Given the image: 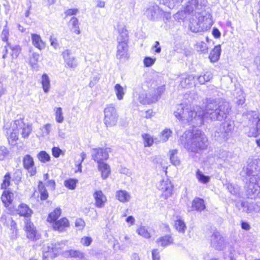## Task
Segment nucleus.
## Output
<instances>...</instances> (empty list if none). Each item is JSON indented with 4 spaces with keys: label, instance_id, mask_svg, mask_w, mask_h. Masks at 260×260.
I'll return each mask as SVG.
<instances>
[{
    "label": "nucleus",
    "instance_id": "obj_10",
    "mask_svg": "<svg viewBox=\"0 0 260 260\" xmlns=\"http://www.w3.org/2000/svg\"><path fill=\"white\" fill-rule=\"evenodd\" d=\"M61 56L64 60L65 67L69 69H75L78 66V62L76 57L72 55L71 50L65 49L62 51Z\"/></svg>",
    "mask_w": 260,
    "mask_h": 260
},
{
    "label": "nucleus",
    "instance_id": "obj_61",
    "mask_svg": "<svg viewBox=\"0 0 260 260\" xmlns=\"http://www.w3.org/2000/svg\"><path fill=\"white\" fill-rule=\"evenodd\" d=\"M62 152V150L59 148L56 147H53L52 148V155L55 158L58 157Z\"/></svg>",
    "mask_w": 260,
    "mask_h": 260
},
{
    "label": "nucleus",
    "instance_id": "obj_28",
    "mask_svg": "<svg viewBox=\"0 0 260 260\" xmlns=\"http://www.w3.org/2000/svg\"><path fill=\"white\" fill-rule=\"evenodd\" d=\"M41 84L44 92L48 93L50 88V80L49 76L46 74L42 75Z\"/></svg>",
    "mask_w": 260,
    "mask_h": 260
},
{
    "label": "nucleus",
    "instance_id": "obj_2",
    "mask_svg": "<svg viewBox=\"0 0 260 260\" xmlns=\"http://www.w3.org/2000/svg\"><path fill=\"white\" fill-rule=\"evenodd\" d=\"M242 173L246 174L249 178L246 186L248 198L252 199L258 197L260 199V159L248 161Z\"/></svg>",
    "mask_w": 260,
    "mask_h": 260
},
{
    "label": "nucleus",
    "instance_id": "obj_3",
    "mask_svg": "<svg viewBox=\"0 0 260 260\" xmlns=\"http://www.w3.org/2000/svg\"><path fill=\"white\" fill-rule=\"evenodd\" d=\"M180 140L184 147L191 152H198L207 148V138L201 131L197 130L194 133L186 132Z\"/></svg>",
    "mask_w": 260,
    "mask_h": 260
},
{
    "label": "nucleus",
    "instance_id": "obj_64",
    "mask_svg": "<svg viewBox=\"0 0 260 260\" xmlns=\"http://www.w3.org/2000/svg\"><path fill=\"white\" fill-rule=\"evenodd\" d=\"M241 226L243 230L245 231H248L251 228V226L248 222L245 221H241Z\"/></svg>",
    "mask_w": 260,
    "mask_h": 260
},
{
    "label": "nucleus",
    "instance_id": "obj_16",
    "mask_svg": "<svg viewBox=\"0 0 260 260\" xmlns=\"http://www.w3.org/2000/svg\"><path fill=\"white\" fill-rule=\"evenodd\" d=\"M95 200V206L98 208H103L107 202V198L101 190H96L93 194Z\"/></svg>",
    "mask_w": 260,
    "mask_h": 260
},
{
    "label": "nucleus",
    "instance_id": "obj_1",
    "mask_svg": "<svg viewBox=\"0 0 260 260\" xmlns=\"http://www.w3.org/2000/svg\"><path fill=\"white\" fill-rule=\"evenodd\" d=\"M230 110L228 102L217 100L208 102L205 111L200 106L192 107L188 104L181 103L176 105L174 114L183 124L197 127L203 124L205 118L218 121L225 119Z\"/></svg>",
    "mask_w": 260,
    "mask_h": 260
},
{
    "label": "nucleus",
    "instance_id": "obj_33",
    "mask_svg": "<svg viewBox=\"0 0 260 260\" xmlns=\"http://www.w3.org/2000/svg\"><path fill=\"white\" fill-rule=\"evenodd\" d=\"M195 79H197L201 84H204L206 82L209 81L212 78L211 73L206 72L203 75L194 76Z\"/></svg>",
    "mask_w": 260,
    "mask_h": 260
},
{
    "label": "nucleus",
    "instance_id": "obj_14",
    "mask_svg": "<svg viewBox=\"0 0 260 260\" xmlns=\"http://www.w3.org/2000/svg\"><path fill=\"white\" fill-rule=\"evenodd\" d=\"M25 229L27 237L31 240H36L39 239V235L32 223L29 219L25 221Z\"/></svg>",
    "mask_w": 260,
    "mask_h": 260
},
{
    "label": "nucleus",
    "instance_id": "obj_26",
    "mask_svg": "<svg viewBox=\"0 0 260 260\" xmlns=\"http://www.w3.org/2000/svg\"><path fill=\"white\" fill-rule=\"evenodd\" d=\"M1 199L5 206L8 207L13 200V193L9 190H5L2 195Z\"/></svg>",
    "mask_w": 260,
    "mask_h": 260
},
{
    "label": "nucleus",
    "instance_id": "obj_31",
    "mask_svg": "<svg viewBox=\"0 0 260 260\" xmlns=\"http://www.w3.org/2000/svg\"><path fill=\"white\" fill-rule=\"evenodd\" d=\"M156 241L158 243H160L161 246L166 247L172 243L173 239L171 236L169 235H166L160 237Z\"/></svg>",
    "mask_w": 260,
    "mask_h": 260
},
{
    "label": "nucleus",
    "instance_id": "obj_37",
    "mask_svg": "<svg viewBox=\"0 0 260 260\" xmlns=\"http://www.w3.org/2000/svg\"><path fill=\"white\" fill-rule=\"evenodd\" d=\"M114 91L117 99L120 101L123 100L125 92L123 88L120 84H116L114 86Z\"/></svg>",
    "mask_w": 260,
    "mask_h": 260
},
{
    "label": "nucleus",
    "instance_id": "obj_50",
    "mask_svg": "<svg viewBox=\"0 0 260 260\" xmlns=\"http://www.w3.org/2000/svg\"><path fill=\"white\" fill-rule=\"evenodd\" d=\"M11 175L7 173L4 176L3 183L1 184V188L5 189L10 185Z\"/></svg>",
    "mask_w": 260,
    "mask_h": 260
},
{
    "label": "nucleus",
    "instance_id": "obj_54",
    "mask_svg": "<svg viewBox=\"0 0 260 260\" xmlns=\"http://www.w3.org/2000/svg\"><path fill=\"white\" fill-rule=\"evenodd\" d=\"M7 148L4 146H0V160L5 159L6 155L8 154Z\"/></svg>",
    "mask_w": 260,
    "mask_h": 260
},
{
    "label": "nucleus",
    "instance_id": "obj_48",
    "mask_svg": "<svg viewBox=\"0 0 260 260\" xmlns=\"http://www.w3.org/2000/svg\"><path fill=\"white\" fill-rule=\"evenodd\" d=\"M77 180L74 179H69L64 182V186L70 189H74L76 186Z\"/></svg>",
    "mask_w": 260,
    "mask_h": 260
},
{
    "label": "nucleus",
    "instance_id": "obj_46",
    "mask_svg": "<svg viewBox=\"0 0 260 260\" xmlns=\"http://www.w3.org/2000/svg\"><path fill=\"white\" fill-rule=\"evenodd\" d=\"M160 2L167 6L169 8L172 9L174 6L181 2L183 0H159Z\"/></svg>",
    "mask_w": 260,
    "mask_h": 260
},
{
    "label": "nucleus",
    "instance_id": "obj_9",
    "mask_svg": "<svg viewBox=\"0 0 260 260\" xmlns=\"http://www.w3.org/2000/svg\"><path fill=\"white\" fill-rule=\"evenodd\" d=\"M234 127V122L232 121H226L222 123L220 125L219 132L216 131L215 136L225 140L228 139V137L233 129Z\"/></svg>",
    "mask_w": 260,
    "mask_h": 260
},
{
    "label": "nucleus",
    "instance_id": "obj_12",
    "mask_svg": "<svg viewBox=\"0 0 260 260\" xmlns=\"http://www.w3.org/2000/svg\"><path fill=\"white\" fill-rule=\"evenodd\" d=\"M23 166L26 169L30 176H34L37 173V169L32 156L29 154L24 156L22 160Z\"/></svg>",
    "mask_w": 260,
    "mask_h": 260
},
{
    "label": "nucleus",
    "instance_id": "obj_41",
    "mask_svg": "<svg viewBox=\"0 0 260 260\" xmlns=\"http://www.w3.org/2000/svg\"><path fill=\"white\" fill-rule=\"evenodd\" d=\"M196 49L202 53L205 54L208 52V47L205 42L201 41L197 43L196 44Z\"/></svg>",
    "mask_w": 260,
    "mask_h": 260
},
{
    "label": "nucleus",
    "instance_id": "obj_32",
    "mask_svg": "<svg viewBox=\"0 0 260 260\" xmlns=\"http://www.w3.org/2000/svg\"><path fill=\"white\" fill-rule=\"evenodd\" d=\"M172 131L168 128H166L160 133L159 139H157V142H166L172 135Z\"/></svg>",
    "mask_w": 260,
    "mask_h": 260
},
{
    "label": "nucleus",
    "instance_id": "obj_24",
    "mask_svg": "<svg viewBox=\"0 0 260 260\" xmlns=\"http://www.w3.org/2000/svg\"><path fill=\"white\" fill-rule=\"evenodd\" d=\"M98 169L101 172L102 177L103 179H106L111 172L110 166L104 162L98 164Z\"/></svg>",
    "mask_w": 260,
    "mask_h": 260
},
{
    "label": "nucleus",
    "instance_id": "obj_23",
    "mask_svg": "<svg viewBox=\"0 0 260 260\" xmlns=\"http://www.w3.org/2000/svg\"><path fill=\"white\" fill-rule=\"evenodd\" d=\"M221 51V46L220 45H216L214 47L209 56V58L211 62H215L219 60Z\"/></svg>",
    "mask_w": 260,
    "mask_h": 260
},
{
    "label": "nucleus",
    "instance_id": "obj_44",
    "mask_svg": "<svg viewBox=\"0 0 260 260\" xmlns=\"http://www.w3.org/2000/svg\"><path fill=\"white\" fill-rule=\"evenodd\" d=\"M38 159L42 162H46L50 160V155L45 151H40L37 155Z\"/></svg>",
    "mask_w": 260,
    "mask_h": 260
},
{
    "label": "nucleus",
    "instance_id": "obj_18",
    "mask_svg": "<svg viewBox=\"0 0 260 260\" xmlns=\"http://www.w3.org/2000/svg\"><path fill=\"white\" fill-rule=\"evenodd\" d=\"M159 189L162 191V196L167 199L169 197L172 192L173 187L170 182L168 181H162L160 183Z\"/></svg>",
    "mask_w": 260,
    "mask_h": 260
},
{
    "label": "nucleus",
    "instance_id": "obj_36",
    "mask_svg": "<svg viewBox=\"0 0 260 260\" xmlns=\"http://www.w3.org/2000/svg\"><path fill=\"white\" fill-rule=\"evenodd\" d=\"M196 176L198 181L202 183L206 184L209 182L210 177L204 175L200 170H198L196 173Z\"/></svg>",
    "mask_w": 260,
    "mask_h": 260
},
{
    "label": "nucleus",
    "instance_id": "obj_56",
    "mask_svg": "<svg viewBox=\"0 0 260 260\" xmlns=\"http://www.w3.org/2000/svg\"><path fill=\"white\" fill-rule=\"evenodd\" d=\"M92 239L90 237L84 236L81 239L80 242L84 246H88L90 245Z\"/></svg>",
    "mask_w": 260,
    "mask_h": 260
},
{
    "label": "nucleus",
    "instance_id": "obj_29",
    "mask_svg": "<svg viewBox=\"0 0 260 260\" xmlns=\"http://www.w3.org/2000/svg\"><path fill=\"white\" fill-rule=\"evenodd\" d=\"M192 207L197 211H202L205 208L204 201L202 199L197 198L193 201Z\"/></svg>",
    "mask_w": 260,
    "mask_h": 260
},
{
    "label": "nucleus",
    "instance_id": "obj_30",
    "mask_svg": "<svg viewBox=\"0 0 260 260\" xmlns=\"http://www.w3.org/2000/svg\"><path fill=\"white\" fill-rule=\"evenodd\" d=\"M144 140V144L145 147H150L152 145L154 142L157 143V139H154L150 135L144 134L142 135Z\"/></svg>",
    "mask_w": 260,
    "mask_h": 260
},
{
    "label": "nucleus",
    "instance_id": "obj_22",
    "mask_svg": "<svg viewBox=\"0 0 260 260\" xmlns=\"http://www.w3.org/2000/svg\"><path fill=\"white\" fill-rule=\"evenodd\" d=\"M195 77L192 75H183L181 77L180 85L183 88H188L192 85Z\"/></svg>",
    "mask_w": 260,
    "mask_h": 260
},
{
    "label": "nucleus",
    "instance_id": "obj_51",
    "mask_svg": "<svg viewBox=\"0 0 260 260\" xmlns=\"http://www.w3.org/2000/svg\"><path fill=\"white\" fill-rule=\"evenodd\" d=\"M69 255L71 257L82 258L84 257V254L79 250H70L67 251Z\"/></svg>",
    "mask_w": 260,
    "mask_h": 260
},
{
    "label": "nucleus",
    "instance_id": "obj_5",
    "mask_svg": "<svg viewBox=\"0 0 260 260\" xmlns=\"http://www.w3.org/2000/svg\"><path fill=\"white\" fill-rule=\"evenodd\" d=\"M104 122L107 127L113 126L117 124L119 115L114 105H107L104 109Z\"/></svg>",
    "mask_w": 260,
    "mask_h": 260
},
{
    "label": "nucleus",
    "instance_id": "obj_53",
    "mask_svg": "<svg viewBox=\"0 0 260 260\" xmlns=\"http://www.w3.org/2000/svg\"><path fill=\"white\" fill-rule=\"evenodd\" d=\"M40 54L37 53H33L30 57V63L32 66L36 65L39 61Z\"/></svg>",
    "mask_w": 260,
    "mask_h": 260
},
{
    "label": "nucleus",
    "instance_id": "obj_45",
    "mask_svg": "<svg viewBox=\"0 0 260 260\" xmlns=\"http://www.w3.org/2000/svg\"><path fill=\"white\" fill-rule=\"evenodd\" d=\"M41 132L40 134L41 137L47 136L49 135L51 130V125L49 123L45 124L42 127L40 128Z\"/></svg>",
    "mask_w": 260,
    "mask_h": 260
},
{
    "label": "nucleus",
    "instance_id": "obj_6",
    "mask_svg": "<svg viewBox=\"0 0 260 260\" xmlns=\"http://www.w3.org/2000/svg\"><path fill=\"white\" fill-rule=\"evenodd\" d=\"M248 116L249 119L248 126L249 127L248 136L256 137L260 134V119L258 118L256 114L253 112L249 113Z\"/></svg>",
    "mask_w": 260,
    "mask_h": 260
},
{
    "label": "nucleus",
    "instance_id": "obj_52",
    "mask_svg": "<svg viewBox=\"0 0 260 260\" xmlns=\"http://www.w3.org/2000/svg\"><path fill=\"white\" fill-rule=\"evenodd\" d=\"M155 58H152L151 57H145L143 59V63L144 66L146 67H150L152 66L155 61Z\"/></svg>",
    "mask_w": 260,
    "mask_h": 260
},
{
    "label": "nucleus",
    "instance_id": "obj_15",
    "mask_svg": "<svg viewBox=\"0 0 260 260\" xmlns=\"http://www.w3.org/2000/svg\"><path fill=\"white\" fill-rule=\"evenodd\" d=\"M127 43L118 42L117 47L116 57L119 59H125L128 55Z\"/></svg>",
    "mask_w": 260,
    "mask_h": 260
},
{
    "label": "nucleus",
    "instance_id": "obj_59",
    "mask_svg": "<svg viewBox=\"0 0 260 260\" xmlns=\"http://www.w3.org/2000/svg\"><path fill=\"white\" fill-rule=\"evenodd\" d=\"M165 90V85H162L161 86L158 87L156 90V94L155 95V97L154 98V99L155 101H157L158 100V98L161 94L164 92V91Z\"/></svg>",
    "mask_w": 260,
    "mask_h": 260
},
{
    "label": "nucleus",
    "instance_id": "obj_8",
    "mask_svg": "<svg viewBox=\"0 0 260 260\" xmlns=\"http://www.w3.org/2000/svg\"><path fill=\"white\" fill-rule=\"evenodd\" d=\"M110 149L109 148H95L91 150V157L98 164L104 162L109 158Z\"/></svg>",
    "mask_w": 260,
    "mask_h": 260
},
{
    "label": "nucleus",
    "instance_id": "obj_42",
    "mask_svg": "<svg viewBox=\"0 0 260 260\" xmlns=\"http://www.w3.org/2000/svg\"><path fill=\"white\" fill-rule=\"evenodd\" d=\"M176 229L180 233H184L186 230V225L184 222L181 219H178L175 221Z\"/></svg>",
    "mask_w": 260,
    "mask_h": 260
},
{
    "label": "nucleus",
    "instance_id": "obj_4",
    "mask_svg": "<svg viewBox=\"0 0 260 260\" xmlns=\"http://www.w3.org/2000/svg\"><path fill=\"white\" fill-rule=\"evenodd\" d=\"M164 14V11L154 2H149L144 9V16L151 21H159Z\"/></svg>",
    "mask_w": 260,
    "mask_h": 260
},
{
    "label": "nucleus",
    "instance_id": "obj_49",
    "mask_svg": "<svg viewBox=\"0 0 260 260\" xmlns=\"http://www.w3.org/2000/svg\"><path fill=\"white\" fill-rule=\"evenodd\" d=\"M137 233L145 238L149 239L151 237L150 234L144 226H141L137 230Z\"/></svg>",
    "mask_w": 260,
    "mask_h": 260
},
{
    "label": "nucleus",
    "instance_id": "obj_11",
    "mask_svg": "<svg viewBox=\"0 0 260 260\" xmlns=\"http://www.w3.org/2000/svg\"><path fill=\"white\" fill-rule=\"evenodd\" d=\"M211 245L216 249L223 250L225 247V242L223 238L218 232H214L210 238Z\"/></svg>",
    "mask_w": 260,
    "mask_h": 260
},
{
    "label": "nucleus",
    "instance_id": "obj_38",
    "mask_svg": "<svg viewBox=\"0 0 260 260\" xmlns=\"http://www.w3.org/2000/svg\"><path fill=\"white\" fill-rule=\"evenodd\" d=\"M170 159L171 163L174 166H178L180 164V160L178 159L177 154V150L176 149L171 150L169 151Z\"/></svg>",
    "mask_w": 260,
    "mask_h": 260
},
{
    "label": "nucleus",
    "instance_id": "obj_35",
    "mask_svg": "<svg viewBox=\"0 0 260 260\" xmlns=\"http://www.w3.org/2000/svg\"><path fill=\"white\" fill-rule=\"evenodd\" d=\"M60 214L61 209L59 208H56L49 214L47 220L50 222L56 221Z\"/></svg>",
    "mask_w": 260,
    "mask_h": 260
},
{
    "label": "nucleus",
    "instance_id": "obj_25",
    "mask_svg": "<svg viewBox=\"0 0 260 260\" xmlns=\"http://www.w3.org/2000/svg\"><path fill=\"white\" fill-rule=\"evenodd\" d=\"M119 35L117 37V40L118 42L128 43V33L127 30L125 27L118 28Z\"/></svg>",
    "mask_w": 260,
    "mask_h": 260
},
{
    "label": "nucleus",
    "instance_id": "obj_63",
    "mask_svg": "<svg viewBox=\"0 0 260 260\" xmlns=\"http://www.w3.org/2000/svg\"><path fill=\"white\" fill-rule=\"evenodd\" d=\"M78 12V10L77 9H69L65 12V15L67 16L74 15H76Z\"/></svg>",
    "mask_w": 260,
    "mask_h": 260
},
{
    "label": "nucleus",
    "instance_id": "obj_62",
    "mask_svg": "<svg viewBox=\"0 0 260 260\" xmlns=\"http://www.w3.org/2000/svg\"><path fill=\"white\" fill-rule=\"evenodd\" d=\"M153 260H160L159 251L157 249H154L152 251Z\"/></svg>",
    "mask_w": 260,
    "mask_h": 260
},
{
    "label": "nucleus",
    "instance_id": "obj_55",
    "mask_svg": "<svg viewBox=\"0 0 260 260\" xmlns=\"http://www.w3.org/2000/svg\"><path fill=\"white\" fill-rule=\"evenodd\" d=\"M122 243V246L124 247H129L132 245V242L130 239L129 237L125 235L122 239L120 240Z\"/></svg>",
    "mask_w": 260,
    "mask_h": 260
},
{
    "label": "nucleus",
    "instance_id": "obj_39",
    "mask_svg": "<svg viewBox=\"0 0 260 260\" xmlns=\"http://www.w3.org/2000/svg\"><path fill=\"white\" fill-rule=\"evenodd\" d=\"M54 246L53 243L45 245L43 247V257H47L50 256V253L55 252Z\"/></svg>",
    "mask_w": 260,
    "mask_h": 260
},
{
    "label": "nucleus",
    "instance_id": "obj_34",
    "mask_svg": "<svg viewBox=\"0 0 260 260\" xmlns=\"http://www.w3.org/2000/svg\"><path fill=\"white\" fill-rule=\"evenodd\" d=\"M9 48L11 50V56L12 58H16L21 52V47L19 45H13L10 43Z\"/></svg>",
    "mask_w": 260,
    "mask_h": 260
},
{
    "label": "nucleus",
    "instance_id": "obj_40",
    "mask_svg": "<svg viewBox=\"0 0 260 260\" xmlns=\"http://www.w3.org/2000/svg\"><path fill=\"white\" fill-rule=\"evenodd\" d=\"M39 191L40 193V198L42 200H45L48 197V193L44 186L42 182L40 181L38 185Z\"/></svg>",
    "mask_w": 260,
    "mask_h": 260
},
{
    "label": "nucleus",
    "instance_id": "obj_60",
    "mask_svg": "<svg viewBox=\"0 0 260 260\" xmlns=\"http://www.w3.org/2000/svg\"><path fill=\"white\" fill-rule=\"evenodd\" d=\"M75 226L79 230H82L85 226V222L81 218H78L76 220Z\"/></svg>",
    "mask_w": 260,
    "mask_h": 260
},
{
    "label": "nucleus",
    "instance_id": "obj_20",
    "mask_svg": "<svg viewBox=\"0 0 260 260\" xmlns=\"http://www.w3.org/2000/svg\"><path fill=\"white\" fill-rule=\"evenodd\" d=\"M7 137L10 144L14 145L18 139V132L16 128L13 127V124L11 128L7 131Z\"/></svg>",
    "mask_w": 260,
    "mask_h": 260
},
{
    "label": "nucleus",
    "instance_id": "obj_19",
    "mask_svg": "<svg viewBox=\"0 0 260 260\" xmlns=\"http://www.w3.org/2000/svg\"><path fill=\"white\" fill-rule=\"evenodd\" d=\"M69 226V222L66 218H62L60 220L54 221L53 228L54 230L62 232Z\"/></svg>",
    "mask_w": 260,
    "mask_h": 260
},
{
    "label": "nucleus",
    "instance_id": "obj_58",
    "mask_svg": "<svg viewBox=\"0 0 260 260\" xmlns=\"http://www.w3.org/2000/svg\"><path fill=\"white\" fill-rule=\"evenodd\" d=\"M12 219V217L8 214H3L1 217L0 221L4 224L7 226L8 223L10 222L9 219Z\"/></svg>",
    "mask_w": 260,
    "mask_h": 260
},
{
    "label": "nucleus",
    "instance_id": "obj_57",
    "mask_svg": "<svg viewBox=\"0 0 260 260\" xmlns=\"http://www.w3.org/2000/svg\"><path fill=\"white\" fill-rule=\"evenodd\" d=\"M67 242V241H61L60 242H57L54 243H53V244L54 246L55 251H56L59 249L63 248Z\"/></svg>",
    "mask_w": 260,
    "mask_h": 260
},
{
    "label": "nucleus",
    "instance_id": "obj_47",
    "mask_svg": "<svg viewBox=\"0 0 260 260\" xmlns=\"http://www.w3.org/2000/svg\"><path fill=\"white\" fill-rule=\"evenodd\" d=\"M55 120L58 123H62L64 120L62 109L60 107L56 108L55 110Z\"/></svg>",
    "mask_w": 260,
    "mask_h": 260
},
{
    "label": "nucleus",
    "instance_id": "obj_43",
    "mask_svg": "<svg viewBox=\"0 0 260 260\" xmlns=\"http://www.w3.org/2000/svg\"><path fill=\"white\" fill-rule=\"evenodd\" d=\"M10 34H9V30L7 27V25L6 24L2 31V34H1V39L2 40L6 43V44H7V46H9L10 45V42L8 41L9 37Z\"/></svg>",
    "mask_w": 260,
    "mask_h": 260
},
{
    "label": "nucleus",
    "instance_id": "obj_13",
    "mask_svg": "<svg viewBox=\"0 0 260 260\" xmlns=\"http://www.w3.org/2000/svg\"><path fill=\"white\" fill-rule=\"evenodd\" d=\"M204 5H203L199 0H190L187 3L184 11L188 14L195 13L200 14L203 9Z\"/></svg>",
    "mask_w": 260,
    "mask_h": 260
},
{
    "label": "nucleus",
    "instance_id": "obj_21",
    "mask_svg": "<svg viewBox=\"0 0 260 260\" xmlns=\"http://www.w3.org/2000/svg\"><path fill=\"white\" fill-rule=\"evenodd\" d=\"M32 45L39 50H42L45 47V43L42 40L40 35L36 34H31Z\"/></svg>",
    "mask_w": 260,
    "mask_h": 260
},
{
    "label": "nucleus",
    "instance_id": "obj_7",
    "mask_svg": "<svg viewBox=\"0 0 260 260\" xmlns=\"http://www.w3.org/2000/svg\"><path fill=\"white\" fill-rule=\"evenodd\" d=\"M13 127L16 128L23 138H27L32 132L31 124L25 123L23 119L20 118L15 120L13 123Z\"/></svg>",
    "mask_w": 260,
    "mask_h": 260
},
{
    "label": "nucleus",
    "instance_id": "obj_27",
    "mask_svg": "<svg viewBox=\"0 0 260 260\" xmlns=\"http://www.w3.org/2000/svg\"><path fill=\"white\" fill-rule=\"evenodd\" d=\"M116 198L121 202L125 203L128 202L131 199L129 193L123 190H120L116 193Z\"/></svg>",
    "mask_w": 260,
    "mask_h": 260
},
{
    "label": "nucleus",
    "instance_id": "obj_17",
    "mask_svg": "<svg viewBox=\"0 0 260 260\" xmlns=\"http://www.w3.org/2000/svg\"><path fill=\"white\" fill-rule=\"evenodd\" d=\"M16 212L19 216L24 217L25 220L28 219L27 218H29L33 213L32 210L29 206L24 203H22L18 206Z\"/></svg>",
    "mask_w": 260,
    "mask_h": 260
}]
</instances>
